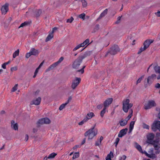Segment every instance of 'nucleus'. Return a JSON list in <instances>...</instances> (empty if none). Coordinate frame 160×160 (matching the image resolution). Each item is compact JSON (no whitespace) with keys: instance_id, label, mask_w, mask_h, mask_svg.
Instances as JSON below:
<instances>
[{"instance_id":"f257e3e1","label":"nucleus","mask_w":160,"mask_h":160,"mask_svg":"<svg viewBox=\"0 0 160 160\" xmlns=\"http://www.w3.org/2000/svg\"><path fill=\"white\" fill-rule=\"evenodd\" d=\"M87 56V54H85L79 56L73 62L72 64V68L75 69H78L83 59L86 58Z\"/></svg>"},{"instance_id":"f03ea898","label":"nucleus","mask_w":160,"mask_h":160,"mask_svg":"<svg viewBox=\"0 0 160 160\" xmlns=\"http://www.w3.org/2000/svg\"><path fill=\"white\" fill-rule=\"evenodd\" d=\"M96 125L86 131L84 133L85 137L88 136V139H92L97 134V129H95Z\"/></svg>"},{"instance_id":"7ed1b4c3","label":"nucleus","mask_w":160,"mask_h":160,"mask_svg":"<svg viewBox=\"0 0 160 160\" xmlns=\"http://www.w3.org/2000/svg\"><path fill=\"white\" fill-rule=\"evenodd\" d=\"M129 99H124L122 101V110L125 112H127L128 109H130L133 106V104L129 103Z\"/></svg>"},{"instance_id":"20e7f679","label":"nucleus","mask_w":160,"mask_h":160,"mask_svg":"<svg viewBox=\"0 0 160 160\" xmlns=\"http://www.w3.org/2000/svg\"><path fill=\"white\" fill-rule=\"evenodd\" d=\"M121 51V49L118 45H114L109 49L107 54L110 53L112 55H115Z\"/></svg>"},{"instance_id":"39448f33","label":"nucleus","mask_w":160,"mask_h":160,"mask_svg":"<svg viewBox=\"0 0 160 160\" xmlns=\"http://www.w3.org/2000/svg\"><path fill=\"white\" fill-rule=\"evenodd\" d=\"M63 59L64 58L63 57H61L57 62L51 65L46 70V72H48L53 69L60 63L63 60Z\"/></svg>"},{"instance_id":"423d86ee","label":"nucleus","mask_w":160,"mask_h":160,"mask_svg":"<svg viewBox=\"0 0 160 160\" xmlns=\"http://www.w3.org/2000/svg\"><path fill=\"white\" fill-rule=\"evenodd\" d=\"M152 129L154 132L158 130L160 132V121H154L152 125Z\"/></svg>"},{"instance_id":"0eeeda50","label":"nucleus","mask_w":160,"mask_h":160,"mask_svg":"<svg viewBox=\"0 0 160 160\" xmlns=\"http://www.w3.org/2000/svg\"><path fill=\"white\" fill-rule=\"evenodd\" d=\"M81 79L80 78L76 77L72 81V84L71 86L73 89H74L80 82Z\"/></svg>"},{"instance_id":"6e6552de","label":"nucleus","mask_w":160,"mask_h":160,"mask_svg":"<svg viewBox=\"0 0 160 160\" xmlns=\"http://www.w3.org/2000/svg\"><path fill=\"white\" fill-rule=\"evenodd\" d=\"M155 102L153 100L149 101L147 103L144 105V109L146 110L149 109L155 106Z\"/></svg>"},{"instance_id":"1a4fd4ad","label":"nucleus","mask_w":160,"mask_h":160,"mask_svg":"<svg viewBox=\"0 0 160 160\" xmlns=\"http://www.w3.org/2000/svg\"><path fill=\"white\" fill-rule=\"evenodd\" d=\"M155 137V135L153 133H150L147 136V142L150 144L152 142H154L153 139Z\"/></svg>"},{"instance_id":"9d476101","label":"nucleus","mask_w":160,"mask_h":160,"mask_svg":"<svg viewBox=\"0 0 160 160\" xmlns=\"http://www.w3.org/2000/svg\"><path fill=\"white\" fill-rule=\"evenodd\" d=\"M113 98H107L103 102L104 107L107 108L110 105L113 101Z\"/></svg>"},{"instance_id":"9b49d317","label":"nucleus","mask_w":160,"mask_h":160,"mask_svg":"<svg viewBox=\"0 0 160 160\" xmlns=\"http://www.w3.org/2000/svg\"><path fill=\"white\" fill-rule=\"evenodd\" d=\"M41 100V98L40 97H38V98L33 99L32 101H31L30 102V104L31 105L34 104L36 105H38L40 104Z\"/></svg>"},{"instance_id":"f8f14e48","label":"nucleus","mask_w":160,"mask_h":160,"mask_svg":"<svg viewBox=\"0 0 160 160\" xmlns=\"http://www.w3.org/2000/svg\"><path fill=\"white\" fill-rule=\"evenodd\" d=\"M128 131V129L125 128L121 130L118 134V136L119 138H122L127 133Z\"/></svg>"},{"instance_id":"ddd939ff","label":"nucleus","mask_w":160,"mask_h":160,"mask_svg":"<svg viewBox=\"0 0 160 160\" xmlns=\"http://www.w3.org/2000/svg\"><path fill=\"white\" fill-rule=\"evenodd\" d=\"M153 42V40L152 39H148L146 40L144 42L143 45L147 49L149 47L150 45Z\"/></svg>"},{"instance_id":"4468645a","label":"nucleus","mask_w":160,"mask_h":160,"mask_svg":"<svg viewBox=\"0 0 160 160\" xmlns=\"http://www.w3.org/2000/svg\"><path fill=\"white\" fill-rule=\"evenodd\" d=\"M8 5L7 4H5L1 8V11L3 14H5L8 10Z\"/></svg>"},{"instance_id":"2eb2a0df","label":"nucleus","mask_w":160,"mask_h":160,"mask_svg":"<svg viewBox=\"0 0 160 160\" xmlns=\"http://www.w3.org/2000/svg\"><path fill=\"white\" fill-rule=\"evenodd\" d=\"M156 78V75L155 74H152L151 76L148 77L147 79V82L148 84H151L153 80Z\"/></svg>"},{"instance_id":"dca6fc26","label":"nucleus","mask_w":160,"mask_h":160,"mask_svg":"<svg viewBox=\"0 0 160 160\" xmlns=\"http://www.w3.org/2000/svg\"><path fill=\"white\" fill-rule=\"evenodd\" d=\"M30 52L32 55L37 56L38 55L39 52L38 50L35 49L34 48H31L30 50Z\"/></svg>"},{"instance_id":"f3484780","label":"nucleus","mask_w":160,"mask_h":160,"mask_svg":"<svg viewBox=\"0 0 160 160\" xmlns=\"http://www.w3.org/2000/svg\"><path fill=\"white\" fill-rule=\"evenodd\" d=\"M108 10L107 9H105L100 15L99 17L98 18L97 20L101 18L102 17H104L107 13Z\"/></svg>"},{"instance_id":"a211bd4d","label":"nucleus","mask_w":160,"mask_h":160,"mask_svg":"<svg viewBox=\"0 0 160 160\" xmlns=\"http://www.w3.org/2000/svg\"><path fill=\"white\" fill-rule=\"evenodd\" d=\"M31 22H32L31 21L24 22L21 24L20 26L18 27V28H20L23 27L24 26L29 25L30 24Z\"/></svg>"},{"instance_id":"6ab92c4d","label":"nucleus","mask_w":160,"mask_h":160,"mask_svg":"<svg viewBox=\"0 0 160 160\" xmlns=\"http://www.w3.org/2000/svg\"><path fill=\"white\" fill-rule=\"evenodd\" d=\"M160 133L157 132L156 135V140H154V142L158 144L160 142Z\"/></svg>"},{"instance_id":"aec40b11","label":"nucleus","mask_w":160,"mask_h":160,"mask_svg":"<svg viewBox=\"0 0 160 160\" xmlns=\"http://www.w3.org/2000/svg\"><path fill=\"white\" fill-rule=\"evenodd\" d=\"M12 126L13 128L15 130H18V125L17 123H15V122L14 121L12 120L11 121Z\"/></svg>"},{"instance_id":"412c9836","label":"nucleus","mask_w":160,"mask_h":160,"mask_svg":"<svg viewBox=\"0 0 160 160\" xmlns=\"http://www.w3.org/2000/svg\"><path fill=\"white\" fill-rule=\"evenodd\" d=\"M128 122V120L126 119H122V120L119 121V123L121 126H124L126 125Z\"/></svg>"},{"instance_id":"4be33fe9","label":"nucleus","mask_w":160,"mask_h":160,"mask_svg":"<svg viewBox=\"0 0 160 160\" xmlns=\"http://www.w3.org/2000/svg\"><path fill=\"white\" fill-rule=\"evenodd\" d=\"M86 44L83 42L82 43L77 45L73 49V51H75L81 47H84Z\"/></svg>"},{"instance_id":"5701e85b","label":"nucleus","mask_w":160,"mask_h":160,"mask_svg":"<svg viewBox=\"0 0 160 160\" xmlns=\"http://www.w3.org/2000/svg\"><path fill=\"white\" fill-rule=\"evenodd\" d=\"M150 144L153 146L155 150H158L160 148V147L158 146V144L156 143V142H152Z\"/></svg>"},{"instance_id":"b1692460","label":"nucleus","mask_w":160,"mask_h":160,"mask_svg":"<svg viewBox=\"0 0 160 160\" xmlns=\"http://www.w3.org/2000/svg\"><path fill=\"white\" fill-rule=\"evenodd\" d=\"M57 155V154L54 152H52L50 154L48 157V159H51L54 158Z\"/></svg>"},{"instance_id":"393cba45","label":"nucleus","mask_w":160,"mask_h":160,"mask_svg":"<svg viewBox=\"0 0 160 160\" xmlns=\"http://www.w3.org/2000/svg\"><path fill=\"white\" fill-rule=\"evenodd\" d=\"M88 120V117L86 116V117L81 122H80L78 123V125H83L85 122H87Z\"/></svg>"},{"instance_id":"a878e982","label":"nucleus","mask_w":160,"mask_h":160,"mask_svg":"<svg viewBox=\"0 0 160 160\" xmlns=\"http://www.w3.org/2000/svg\"><path fill=\"white\" fill-rule=\"evenodd\" d=\"M44 120V118H42L39 119L37 122V124H44L45 123Z\"/></svg>"},{"instance_id":"bb28decb","label":"nucleus","mask_w":160,"mask_h":160,"mask_svg":"<svg viewBox=\"0 0 160 160\" xmlns=\"http://www.w3.org/2000/svg\"><path fill=\"white\" fill-rule=\"evenodd\" d=\"M130 114L128 116V117L126 118L125 119L128 120L131 118V117L132 115L133 110L132 109L130 110Z\"/></svg>"},{"instance_id":"cd10ccee","label":"nucleus","mask_w":160,"mask_h":160,"mask_svg":"<svg viewBox=\"0 0 160 160\" xmlns=\"http://www.w3.org/2000/svg\"><path fill=\"white\" fill-rule=\"evenodd\" d=\"M94 114L93 113L91 112L88 113L87 114V117H88V120L89 119L93 117L94 116Z\"/></svg>"},{"instance_id":"c85d7f7f","label":"nucleus","mask_w":160,"mask_h":160,"mask_svg":"<svg viewBox=\"0 0 160 160\" xmlns=\"http://www.w3.org/2000/svg\"><path fill=\"white\" fill-rule=\"evenodd\" d=\"M19 50L17 49L13 54V58H15L17 56H18L19 54Z\"/></svg>"},{"instance_id":"c756f323","label":"nucleus","mask_w":160,"mask_h":160,"mask_svg":"<svg viewBox=\"0 0 160 160\" xmlns=\"http://www.w3.org/2000/svg\"><path fill=\"white\" fill-rule=\"evenodd\" d=\"M53 37V36L51 34H49L45 39V41L46 42H48V41L50 40Z\"/></svg>"},{"instance_id":"7c9ffc66","label":"nucleus","mask_w":160,"mask_h":160,"mask_svg":"<svg viewBox=\"0 0 160 160\" xmlns=\"http://www.w3.org/2000/svg\"><path fill=\"white\" fill-rule=\"evenodd\" d=\"M106 109L107 108L104 107L103 110L101 111L100 115L102 118L103 117L105 113Z\"/></svg>"},{"instance_id":"2f4dec72","label":"nucleus","mask_w":160,"mask_h":160,"mask_svg":"<svg viewBox=\"0 0 160 160\" xmlns=\"http://www.w3.org/2000/svg\"><path fill=\"white\" fill-rule=\"evenodd\" d=\"M154 69L156 72L160 73V66H156L154 67Z\"/></svg>"},{"instance_id":"473e14b6","label":"nucleus","mask_w":160,"mask_h":160,"mask_svg":"<svg viewBox=\"0 0 160 160\" xmlns=\"http://www.w3.org/2000/svg\"><path fill=\"white\" fill-rule=\"evenodd\" d=\"M147 48H145L144 46L143 47H141L139 49V51L138 52V54H140L142 52L144 51Z\"/></svg>"},{"instance_id":"72a5a7b5","label":"nucleus","mask_w":160,"mask_h":160,"mask_svg":"<svg viewBox=\"0 0 160 160\" xmlns=\"http://www.w3.org/2000/svg\"><path fill=\"white\" fill-rule=\"evenodd\" d=\"M136 148L140 152H142V150L141 146L139 144L137 143Z\"/></svg>"},{"instance_id":"f704fd0d","label":"nucleus","mask_w":160,"mask_h":160,"mask_svg":"<svg viewBox=\"0 0 160 160\" xmlns=\"http://www.w3.org/2000/svg\"><path fill=\"white\" fill-rule=\"evenodd\" d=\"M44 124H48L50 123V120L48 118H44Z\"/></svg>"},{"instance_id":"c9c22d12","label":"nucleus","mask_w":160,"mask_h":160,"mask_svg":"<svg viewBox=\"0 0 160 160\" xmlns=\"http://www.w3.org/2000/svg\"><path fill=\"white\" fill-rule=\"evenodd\" d=\"M79 153L78 152H75L73 155V156L72 158L73 159H75L78 158L79 157Z\"/></svg>"},{"instance_id":"e433bc0d","label":"nucleus","mask_w":160,"mask_h":160,"mask_svg":"<svg viewBox=\"0 0 160 160\" xmlns=\"http://www.w3.org/2000/svg\"><path fill=\"white\" fill-rule=\"evenodd\" d=\"M85 14L84 13H82L79 15L78 17L82 19L83 20L85 19Z\"/></svg>"},{"instance_id":"4c0bfd02","label":"nucleus","mask_w":160,"mask_h":160,"mask_svg":"<svg viewBox=\"0 0 160 160\" xmlns=\"http://www.w3.org/2000/svg\"><path fill=\"white\" fill-rule=\"evenodd\" d=\"M42 11L40 9L38 10L36 12L35 15L36 17H38L41 14Z\"/></svg>"},{"instance_id":"58836bf2","label":"nucleus","mask_w":160,"mask_h":160,"mask_svg":"<svg viewBox=\"0 0 160 160\" xmlns=\"http://www.w3.org/2000/svg\"><path fill=\"white\" fill-rule=\"evenodd\" d=\"M149 158L152 159H154L157 158V156L155 154L152 153L151 154H150V156Z\"/></svg>"},{"instance_id":"ea45409f","label":"nucleus","mask_w":160,"mask_h":160,"mask_svg":"<svg viewBox=\"0 0 160 160\" xmlns=\"http://www.w3.org/2000/svg\"><path fill=\"white\" fill-rule=\"evenodd\" d=\"M82 3V5L83 7H86L87 5V2L84 0H81Z\"/></svg>"},{"instance_id":"a19ab883","label":"nucleus","mask_w":160,"mask_h":160,"mask_svg":"<svg viewBox=\"0 0 160 160\" xmlns=\"http://www.w3.org/2000/svg\"><path fill=\"white\" fill-rule=\"evenodd\" d=\"M85 67H86L85 66H83L82 68L81 69L78 70L77 71V72H81V73L82 74H83L84 72V69L85 68Z\"/></svg>"},{"instance_id":"79ce46f5","label":"nucleus","mask_w":160,"mask_h":160,"mask_svg":"<svg viewBox=\"0 0 160 160\" xmlns=\"http://www.w3.org/2000/svg\"><path fill=\"white\" fill-rule=\"evenodd\" d=\"M144 75H143L141 77H140L139 79L138 80L137 82V84L138 83H139L141 82V80L144 78Z\"/></svg>"},{"instance_id":"37998d69","label":"nucleus","mask_w":160,"mask_h":160,"mask_svg":"<svg viewBox=\"0 0 160 160\" xmlns=\"http://www.w3.org/2000/svg\"><path fill=\"white\" fill-rule=\"evenodd\" d=\"M135 121H132L130 122L129 125V128H133L134 125L135 124Z\"/></svg>"},{"instance_id":"c03bdc74","label":"nucleus","mask_w":160,"mask_h":160,"mask_svg":"<svg viewBox=\"0 0 160 160\" xmlns=\"http://www.w3.org/2000/svg\"><path fill=\"white\" fill-rule=\"evenodd\" d=\"M99 28V25L98 24H96L93 30L94 32L98 31Z\"/></svg>"},{"instance_id":"a18cd8bd","label":"nucleus","mask_w":160,"mask_h":160,"mask_svg":"<svg viewBox=\"0 0 160 160\" xmlns=\"http://www.w3.org/2000/svg\"><path fill=\"white\" fill-rule=\"evenodd\" d=\"M66 105L65 104V103H63L62 105H61L59 108V110H62L64 108H65V107L66 106Z\"/></svg>"},{"instance_id":"49530a36","label":"nucleus","mask_w":160,"mask_h":160,"mask_svg":"<svg viewBox=\"0 0 160 160\" xmlns=\"http://www.w3.org/2000/svg\"><path fill=\"white\" fill-rule=\"evenodd\" d=\"M74 20V18L72 17H71L70 18L68 19L67 20V22L71 23Z\"/></svg>"},{"instance_id":"de8ad7c7","label":"nucleus","mask_w":160,"mask_h":160,"mask_svg":"<svg viewBox=\"0 0 160 160\" xmlns=\"http://www.w3.org/2000/svg\"><path fill=\"white\" fill-rule=\"evenodd\" d=\"M18 85V84H15L14 86L12 88V92H15L17 90Z\"/></svg>"},{"instance_id":"09e8293b","label":"nucleus","mask_w":160,"mask_h":160,"mask_svg":"<svg viewBox=\"0 0 160 160\" xmlns=\"http://www.w3.org/2000/svg\"><path fill=\"white\" fill-rule=\"evenodd\" d=\"M32 55L30 52L27 53L25 57L26 58H28L31 56Z\"/></svg>"},{"instance_id":"8fccbe9b","label":"nucleus","mask_w":160,"mask_h":160,"mask_svg":"<svg viewBox=\"0 0 160 160\" xmlns=\"http://www.w3.org/2000/svg\"><path fill=\"white\" fill-rule=\"evenodd\" d=\"M126 158V156L125 155H123L122 157H120L119 160H125Z\"/></svg>"},{"instance_id":"3c124183","label":"nucleus","mask_w":160,"mask_h":160,"mask_svg":"<svg viewBox=\"0 0 160 160\" xmlns=\"http://www.w3.org/2000/svg\"><path fill=\"white\" fill-rule=\"evenodd\" d=\"M17 69L18 68L17 67H12L11 68V71L13 72L14 71L17 70Z\"/></svg>"},{"instance_id":"603ef678","label":"nucleus","mask_w":160,"mask_h":160,"mask_svg":"<svg viewBox=\"0 0 160 160\" xmlns=\"http://www.w3.org/2000/svg\"><path fill=\"white\" fill-rule=\"evenodd\" d=\"M119 140H120V139L118 138H116V141L115 142V146L116 147L117 145L119 142Z\"/></svg>"},{"instance_id":"864d4df0","label":"nucleus","mask_w":160,"mask_h":160,"mask_svg":"<svg viewBox=\"0 0 160 160\" xmlns=\"http://www.w3.org/2000/svg\"><path fill=\"white\" fill-rule=\"evenodd\" d=\"M143 128H146L148 129H149V126L146 124H144L143 125Z\"/></svg>"},{"instance_id":"5fc2aeb1","label":"nucleus","mask_w":160,"mask_h":160,"mask_svg":"<svg viewBox=\"0 0 160 160\" xmlns=\"http://www.w3.org/2000/svg\"><path fill=\"white\" fill-rule=\"evenodd\" d=\"M103 107V105L102 104H99L97 105V108L98 109H101Z\"/></svg>"},{"instance_id":"6e6d98bb","label":"nucleus","mask_w":160,"mask_h":160,"mask_svg":"<svg viewBox=\"0 0 160 160\" xmlns=\"http://www.w3.org/2000/svg\"><path fill=\"white\" fill-rule=\"evenodd\" d=\"M121 17H118V18L117 20V21H116V22L115 23L118 24V23H119L120 22V20H121Z\"/></svg>"},{"instance_id":"4d7b16f0","label":"nucleus","mask_w":160,"mask_h":160,"mask_svg":"<svg viewBox=\"0 0 160 160\" xmlns=\"http://www.w3.org/2000/svg\"><path fill=\"white\" fill-rule=\"evenodd\" d=\"M112 156V157H113V155L112 152H110L109 154H108L107 156V157H110L111 158V156Z\"/></svg>"},{"instance_id":"13d9d810","label":"nucleus","mask_w":160,"mask_h":160,"mask_svg":"<svg viewBox=\"0 0 160 160\" xmlns=\"http://www.w3.org/2000/svg\"><path fill=\"white\" fill-rule=\"evenodd\" d=\"M89 42V39H86L85 41L83 42L85 43V44L86 45L88 44Z\"/></svg>"},{"instance_id":"bf43d9fd","label":"nucleus","mask_w":160,"mask_h":160,"mask_svg":"<svg viewBox=\"0 0 160 160\" xmlns=\"http://www.w3.org/2000/svg\"><path fill=\"white\" fill-rule=\"evenodd\" d=\"M58 29V28L56 27H55L52 28V33H53L54 31L57 30Z\"/></svg>"},{"instance_id":"052dcab7","label":"nucleus","mask_w":160,"mask_h":160,"mask_svg":"<svg viewBox=\"0 0 160 160\" xmlns=\"http://www.w3.org/2000/svg\"><path fill=\"white\" fill-rule=\"evenodd\" d=\"M44 63V61H43L39 65V66L38 67V68H40L42 66V65H43V64Z\"/></svg>"},{"instance_id":"680f3d73","label":"nucleus","mask_w":160,"mask_h":160,"mask_svg":"<svg viewBox=\"0 0 160 160\" xmlns=\"http://www.w3.org/2000/svg\"><path fill=\"white\" fill-rule=\"evenodd\" d=\"M155 87L156 88H160V84L159 83H157Z\"/></svg>"},{"instance_id":"e2e57ef3","label":"nucleus","mask_w":160,"mask_h":160,"mask_svg":"<svg viewBox=\"0 0 160 160\" xmlns=\"http://www.w3.org/2000/svg\"><path fill=\"white\" fill-rule=\"evenodd\" d=\"M6 64L4 63L2 65V67L3 69H6Z\"/></svg>"},{"instance_id":"0e129e2a","label":"nucleus","mask_w":160,"mask_h":160,"mask_svg":"<svg viewBox=\"0 0 160 160\" xmlns=\"http://www.w3.org/2000/svg\"><path fill=\"white\" fill-rule=\"evenodd\" d=\"M156 15L158 17L160 16V11H158L156 13Z\"/></svg>"},{"instance_id":"69168bd1","label":"nucleus","mask_w":160,"mask_h":160,"mask_svg":"<svg viewBox=\"0 0 160 160\" xmlns=\"http://www.w3.org/2000/svg\"><path fill=\"white\" fill-rule=\"evenodd\" d=\"M40 68L38 67L36 69L35 71V72H34V73H35V74H37L38 73V70Z\"/></svg>"},{"instance_id":"338daca9","label":"nucleus","mask_w":160,"mask_h":160,"mask_svg":"<svg viewBox=\"0 0 160 160\" xmlns=\"http://www.w3.org/2000/svg\"><path fill=\"white\" fill-rule=\"evenodd\" d=\"M28 135L26 134L25 135V140L26 141H27L28 139Z\"/></svg>"},{"instance_id":"774afa93","label":"nucleus","mask_w":160,"mask_h":160,"mask_svg":"<svg viewBox=\"0 0 160 160\" xmlns=\"http://www.w3.org/2000/svg\"><path fill=\"white\" fill-rule=\"evenodd\" d=\"M85 142H86V138H84V139L83 140L82 142V143H81V144L82 145H83L84 144Z\"/></svg>"}]
</instances>
